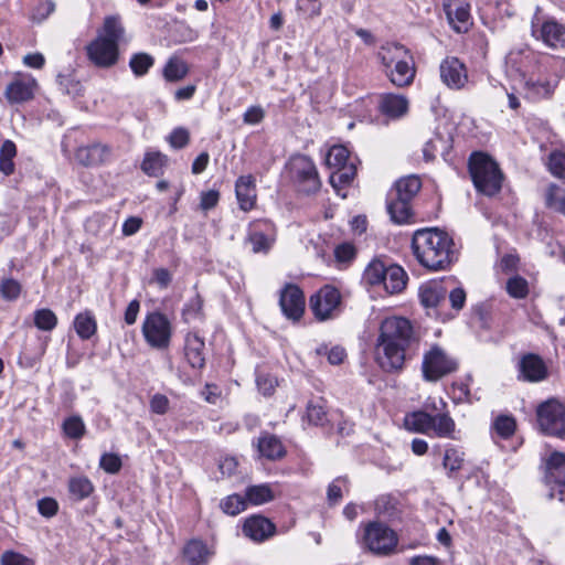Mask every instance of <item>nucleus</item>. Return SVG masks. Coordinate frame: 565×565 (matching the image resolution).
<instances>
[{
  "label": "nucleus",
  "instance_id": "0eeeda50",
  "mask_svg": "<svg viewBox=\"0 0 565 565\" xmlns=\"http://www.w3.org/2000/svg\"><path fill=\"white\" fill-rule=\"evenodd\" d=\"M349 150L344 146H333L327 153L326 163L334 171L330 175V183L334 189L349 185L356 173V168L352 162H348Z\"/></svg>",
  "mask_w": 565,
  "mask_h": 565
},
{
  "label": "nucleus",
  "instance_id": "052dcab7",
  "mask_svg": "<svg viewBox=\"0 0 565 565\" xmlns=\"http://www.w3.org/2000/svg\"><path fill=\"white\" fill-rule=\"evenodd\" d=\"M74 328L82 339H89L96 332L95 320H74Z\"/></svg>",
  "mask_w": 565,
  "mask_h": 565
},
{
  "label": "nucleus",
  "instance_id": "f704fd0d",
  "mask_svg": "<svg viewBox=\"0 0 565 565\" xmlns=\"http://www.w3.org/2000/svg\"><path fill=\"white\" fill-rule=\"evenodd\" d=\"M433 427L431 431L440 438H455V420L449 416L448 413L433 415Z\"/></svg>",
  "mask_w": 565,
  "mask_h": 565
},
{
  "label": "nucleus",
  "instance_id": "423d86ee",
  "mask_svg": "<svg viewBox=\"0 0 565 565\" xmlns=\"http://www.w3.org/2000/svg\"><path fill=\"white\" fill-rule=\"evenodd\" d=\"M457 369L458 361L439 345H433L423 356L422 373L426 382H437Z\"/></svg>",
  "mask_w": 565,
  "mask_h": 565
},
{
  "label": "nucleus",
  "instance_id": "1a4fd4ad",
  "mask_svg": "<svg viewBox=\"0 0 565 565\" xmlns=\"http://www.w3.org/2000/svg\"><path fill=\"white\" fill-rule=\"evenodd\" d=\"M397 542L396 533L382 523L371 522L365 527L364 543L373 554L390 555L394 552Z\"/></svg>",
  "mask_w": 565,
  "mask_h": 565
},
{
  "label": "nucleus",
  "instance_id": "7ed1b4c3",
  "mask_svg": "<svg viewBox=\"0 0 565 565\" xmlns=\"http://www.w3.org/2000/svg\"><path fill=\"white\" fill-rule=\"evenodd\" d=\"M125 34L126 30L119 15L106 17L96 39L86 46L89 61L100 68L114 66L119 60V44L124 41Z\"/></svg>",
  "mask_w": 565,
  "mask_h": 565
},
{
  "label": "nucleus",
  "instance_id": "864d4df0",
  "mask_svg": "<svg viewBox=\"0 0 565 565\" xmlns=\"http://www.w3.org/2000/svg\"><path fill=\"white\" fill-rule=\"evenodd\" d=\"M548 170L556 178H565V154L563 152L554 151L550 154Z\"/></svg>",
  "mask_w": 565,
  "mask_h": 565
},
{
  "label": "nucleus",
  "instance_id": "393cba45",
  "mask_svg": "<svg viewBox=\"0 0 565 565\" xmlns=\"http://www.w3.org/2000/svg\"><path fill=\"white\" fill-rule=\"evenodd\" d=\"M256 446L260 457L268 460L275 461L286 456V449L282 441L273 434H262L257 439Z\"/></svg>",
  "mask_w": 565,
  "mask_h": 565
},
{
  "label": "nucleus",
  "instance_id": "b1692460",
  "mask_svg": "<svg viewBox=\"0 0 565 565\" xmlns=\"http://www.w3.org/2000/svg\"><path fill=\"white\" fill-rule=\"evenodd\" d=\"M412 201L397 198L388 193L386 209L392 222L395 224H408L413 221Z\"/></svg>",
  "mask_w": 565,
  "mask_h": 565
},
{
  "label": "nucleus",
  "instance_id": "680f3d73",
  "mask_svg": "<svg viewBox=\"0 0 565 565\" xmlns=\"http://www.w3.org/2000/svg\"><path fill=\"white\" fill-rule=\"evenodd\" d=\"M220 200V193L216 190H209L201 193L200 196V207L203 211H209L214 209Z\"/></svg>",
  "mask_w": 565,
  "mask_h": 565
},
{
  "label": "nucleus",
  "instance_id": "6e6552de",
  "mask_svg": "<svg viewBox=\"0 0 565 565\" xmlns=\"http://www.w3.org/2000/svg\"><path fill=\"white\" fill-rule=\"evenodd\" d=\"M289 170L300 191L309 194L320 189L321 182L313 161L305 156H294L289 161Z\"/></svg>",
  "mask_w": 565,
  "mask_h": 565
},
{
  "label": "nucleus",
  "instance_id": "774afa93",
  "mask_svg": "<svg viewBox=\"0 0 565 565\" xmlns=\"http://www.w3.org/2000/svg\"><path fill=\"white\" fill-rule=\"evenodd\" d=\"M23 63L31 68L40 70L44 66L45 58L41 53H30L23 57Z\"/></svg>",
  "mask_w": 565,
  "mask_h": 565
},
{
  "label": "nucleus",
  "instance_id": "0e129e2a",
  "mask_svg": "<svg viewBox=\"0 0 565 565\" xmlns=\"http://www.w3.org/2000/svg\"><path fill=\"white\" fill-rule=\"evenodd\" d=\"M150 409L151 412L163 415L169 409V399L163 394H154L150 399Z\"/></svg>",
  "mask_w": 565,
  "mask_h": 565
},
{
  "label": "nucleus",
  "instance_id": "ea45409f",
  "mask_svg": "<svg viewBox=\"0 0 565 565\" xmlns=\"http://www.w3.org/2000/svg\"><path fill=\"white\" fill-rule=\"evenodd\" d=\"M154 58L145 52L135 53L131 55L129 66L136 76H143L153 66Z\"/></svg>",
  "mask_w": 565,
  "mask_h": 565
},
{
  "label": "nucleus",
  "instance_id": "2eb2a0df",
  "mask_svg": "<svg viewBox=\"0 0 565 565\" xmlns=\"http://www.w3.org/2000/svg\"><path fill=\"white\" fill-rule=\"evenodd\" d=\"M142 333L154 349H166L170 343L172 328L169 320H143Z\"/></svg>",
  "mask_w": 565,
  "mask_h": 565
},
{
  "label": "nucleus",
  "instance_id": "de8ad7c7",
  "mask_svg": "<svg viewBox=\"0 0 565 565\" xmlns=\"http://www.w3.org/2000/svg\"><path fill=\"white\" fill-rule=\"evenodd\" d=\"M55 10L53 0H39L31 12V20L41 23L46 20Z\"/></svg>",
  "mask_w": 565,
  "mask_h": 565
},
{
  "label": "nucleus",
  "instance_id": "4d7b16f0",
  "mask_svg": "<svg viewBox=\"0 0 565 565\" xmlns=\"http://www.w3.org/2000/svg\"><path fill=\"white\" fill-rule=\"evenodd\" d=\"M248 242L254 253H266L270 248L268 237L262 232H255L249 235Z\"/></svg>",
  "mask_w": 565,
  "mask_h": 565
},
{
  "label": "nucleus",
  "instance_id": "f257e3e1",
  "mask_svg": "<svg viewBox=\"0 0 565 565\" xmlns=\"http://www.w3.org/2000/svg\"><path fill=\"white\" fill-rule=\"evenodd\" d=\"M420 341L412 320H382L377 338V363L387 373H398Z\"/></svg>",
  "mask_w": 565,
  "mask_h": 565
},
{
  "label": "nucleus",
  "instance_id": "473e14b6",
  "mask_svg": "<svg viewBox=\"0 0 565 565\" xmlns=\"http://www.w3.org/2000/svg\"><path fill=\"white\" fill-rule=\"evenodd\" d=\"M420 188H422V182H420L419 178L416 175H408V177L399 179L395 183V186L390 192V194H393L397 198L406 199L408 201H413V199L418 193Z\"/></svg>",
  "mask_w": 565,
  "mask_h": 565
},
{
  "label": "nucleus",
  "instance_id": "c9c22d12",
  "mask_svg": "<svg viewBox=\"0 0 565 565\" xmlns=\"http://www.w3.org/2000/svg\"><path fill=\"white\" fill-rule=\"evenodd\" d=\"M68 491L76 500L81 501L88 498L94 491V484L85 477H73L68 481Z\"/></svg>",
  "mask_w": 565,
  "mask_h": 565
},
{
  "label": "nucleus",
  "instance_id": "5fc2aeb1",
  "mask_svg": "<svg viewBox=\"0 0 565 565\" xmlns=\"http://www.w3.org/2000/svg\"><path fill=\"white\" fill-rule=\"evenodd\" d=\"M21 292V285L12 278L3 279L0 284V294L7 300H14Z\"/></svg>",
  "mask_w": 565,
  "mask_h": 565
},
{
  "label": "nucleus",
  "instance_id": "dca6fc26",
  "mask_svg": "<svg viewBox=\"0 0 565 565\" xmlns=\"http://www.w3.org/2000/svg\"><path fill=\"white\" fill-rule=\"evenodd\" d=\"M447 289L441 281L430 280L420 285L418 298L420 305L427 309H438L446 300Z\"/></svg>",
  "mask_w": 565,
  "mask_h": 565
},
{
  "label": "nucleus",
  "instance_id": "c03bdc74",
  "mask_svg": "<svg viewBox=\"0 0 565 565\" xmlns=\"http://www.w3.org/2000/svg\"><path fill=\"white\" fill-rule=\"evenodd\" d=\"M546 205L565 215V193L556 184H550L546 191Z\"/></svg>",
  "mask_w": 565,
  "mask_h": 565
},
{
  "label": "nucleus",
  "instance_id": "338daca9",
  "mask_svg": "<svg viewBox=\"0 0 565 565\" xmlns=\"http://www.w3.org/2000/svg\"><path fill=\"white\" fill-rule=\"evenodd\" d=\"M334 256L339 262H349L355 256V248L352 244L343 243L335 247Z\"/></svg>",
  "mask_w": 565,
  "mask_h": 565
},
{
  "label": "nucleus",
  "instance_id": "8fccbe9b",
  "mask_svg": "<svg viewBox=\"0 0 565 565\" xmlns=\"http://www.w3.org/2000/svg\"><path fill=\"white\" fill-rule=\"evenodd\" d=\"M99 467L107 473L115 475L122 467L121 458L117 454L105 452L99 460Z\"/></svg>",
  "mask_w": 565,
  "mask_h": 565
},
{
  "label": "nucleus",
  "instance_id": "f3484780",
  "mask_svg": "<svg viewBox=\"0 0 565 565\" xmlns=\"http://www.w3.org/2000/svg\"><path fill=\"white\" fill-rule=\"evenodd\" d=\"M275 524L263 515H253L246 519L243 533L255 542H263L274 535Z\"/></svg>",
  "mask_w": 565,
  "mask_h": 565
},
{
  "label": "nucleus",
  "instance_id": "79ce46f5",
  "mask_svg": "<svg viewBox=\"0 0 565 565\" xmlns=\"http://www.w3.org/2000/svg\"><path fill=\"white\" fill-rule=\"evenodd\" d=\"M247 504L248 503L245 495L242 497L239 494L234 493L224 498L221 501L220 507L224 513L228 515H237L244 510H246Z\"/></svg>",
  "mask_w": 565,
  "mask_h": 565
},
{
  "label": "nucleus",
  "instance_id": "a18cd8bd",
  "mask_svg": "<svg viewBox=\"0 0 565 565\" xmlns=\"http://www.w3.org/2000/svg\"><path fill=\"white\" fill-rule=\"evenodd\" d=\"M406 423L417 433L429 434L434 422L433 415L425 412H416L412 414Z\"/></svg>",
  "mask_w": 565,
  "mask_h": 565
},
{
  "label": "nucleus",
  "instance_id": "bf43d9fd",
  "mask_svg": "<svg viewBox=\"0 0 565 565\" xmlns=\"http://www.w3.org/2000/svg\"><path fill=\"white\" fill-rule=\"evenodd\" d=\"M1 565H33V562L20 553L8 551L1 556Z\"/></svg>",
  "mask_w": 565,
  "mask_h": 565
},
{
  "label": "nucleus",
  "instance_id": "f03ea898",
  "mask_svg": "<svg viewBox=\"0 0 565 565\" xmlns=\"http://www.w3.org/2000/svg\"><path fill=\"white\" fill-rule=\"evenodd\" d=\"M449 234L436 227L417 230L412 239L416 259L433 271L445 270L451 265L455 258Z\"/></svg>",
  "mask_w": 565,
  "mask_h": 565
},
{
  "label": "nucleus",
  "instance_id": "37998d69",
  "mask_svg": "<svg viewBox=\"0 0 565 565\" xmlns=\"http://www.w3.org/2000/svg\"><path fill=\"white\" fill-rule=\"evenodd\" d=\"M386 269L387 266H385L384 263L374 260L366 267L363 277L365 281L372 286L383 285Z\"/></svg>",
  "mask_w": 565,
  "mask_h": 565
},
{
  "label": "nucleus",
  "instance_id": "6ab92c4d",
  "mask_svg": "<svg viewBox=\"0 0 565 565\" xmlns=\"http://www.w3.org/2000/svg\"><path fill=\"white\" fill-rule=\"evenodd\" d=\"M533 34L552 49L565 46V26L554 19L544 21L539 30L533 28Z\"/></svg>",
  "mask_w": 565,
  "mask_h": 565
},
{
  "label": "nucleus",
  "instance_id": "4be33fe9",
  "mask_svg": "<svg viewBox=\"0 0 565 565\" xmlns=\"http://www.w3.org/2000/svg\"><path fill=\"white\" fill-rule=\"evenodd\" d=\"M415 66L413 56L408 53L397 64H395L386 75L388 76L392 84L398 87L408 86L413 83L415 77Z\"/></svg>",
  "mask_w": 565,
  "mask_h": 565
},
{
  "label": "nucleus",
  "instance_id": "a878e982",
  "mask_svg": "<svg viewBox=\"0 0 565 565\" xmlns=\"http://www.w3.org/2000/svg\"><path fill=\"white\" fill-rule=\"evenodd\" d=\"M444 10L447 19L457 33L467 32L470 25V6L460 2L455 9L450 3H444Z\"/></svg>",
  "mask_w": 565,
  "mask_h": 565
},
{
  "label": "nucleus",
  "instance_id": "412c9836",
  "mask_svg": "<svg viewBox=\"0 0 565 565\" xmlns=\"http://www.w3.org/2000/svg\"><path fill=\"white\" fill-rule=\"evenodd\" d=\"M235 193L241 210L248 212L256 204V185L253 175H242L236 180Z\"/></svg>",
  "mask_w": 565,
  "mask_h": 565
},
{
  "label": "nucleus",
  "instance_id": "39448f33",
  "mask_svg": "<svg viewBox=\"0 0 565 565\" xmlns=\"http://www.w3.org/2000/svg\"><path fill=\"white\" fill-rule=\"evenodd\" d=\"M524 98L537 102L548 98L554 93L557 81H553L547 74V67L543 63H536L535 68L520 72Z\"/></svg>",
  "mask_w": 565,
  "mask_h": 565
},
{
  "label": "nucleus",
  "instance_id": "cd10ccee",
  "mask_svg": "<svg viewBox=\"0 0 565 565\" xmlns=\"http://www.w3.org/2000/svg\"><path fill=\"white\" fill-rule=\"evenodd\" d=\"M213 552L201 540H191L183 547V557L188 565H206Z\"/></svg>",
  "mask_w": 565,
  "mask_h": 565
},
{
  "label": "nucleus",
  "instance_id": "4c0bfd02",
  "mask_svg": "<svg viewBox=\"0 0 565 565\" xmlns=\"http://www.w3.org/2000/svg\"><path fill=\"white\" fill-rule=\"evenodd\" d=\"M398 502L391 494L380 495L375 500V511L379 515L387 519H394L398 515Z\"/></svg>",
  "mask_w": 565,
  "mask_h": 565
},
{
  "label": "nucleus",
  "instance_id": "13d9d810",
  "mask_svg": "<svg viewBox=\"0 0 565 565\" xmlns=\"http://www.w3.org/2000/svg\"><path fill=\"white\" fill-rule=\"evenodd\" d=\"M38 510L42 516L52 518L58 511V503L55 499L45 497L38 501Z\"/></svg>",
  "mask_w": 565,
  "mask_h": 565
},
{
  "label": "nucleus",
  "instance_id": "a19ab883",
  "mask_svg": "<svg viewBox=\"0 0 565 565\" xmlns=\"http://www.w3.org/2000/svg\"><path fill=\"white\" fill-rule=\"evenodd\" d=\"M307 419L310 424L316 426H323L328 422L323 399L308 402Z\"/></svg>",
  "mask_w": 565,
  "mask_h": 565
},
{
  "label": "nucleus",
  "instance_id": "7c9ffc66",
  "mask_svg": "<svg viewBox=\"0 0 565 565\" xmlns=\"http://www.w3.org/2000/svg\"><path fill=\"white\" fill-rule=\"evenodd\" d=\"M407 280L408 276L401 266L390 265L382 286L391 295L398 294L406 287Z\"/></svg>",
  "mask_w": 565,
  "mask_h": 565
},
{
  "label": "nucleus",
  "instance_id": "5701e85b",
  "mask_svg": "<svg viewBox=\"0 0 565 565\" xmlns=\"http://www.w3.org/2000/svg\"><path fill=\"white\" fill-rule=\"evenodd\" d=\"M520 372L529 382H540L546 379L547 367L544 361L536 354H526L520 361Z\"/></svg>",
  "mask_w": 565,
  "mask_h": 565
},
{
  "label": "nucleus",
  "instance_id": "2f4dec72",
  "mask_svg": "<svg viewBox=\"0 0 565 565\" xmlns=\"http://www.w3.org/2000/svg\"><path fill=\"white\" fill-rule=\"evenodd\" d=\"M245 498L247 503L252 505H262L275 500L276 494L270 484L262 483L248 486L245 489Z\"/></svg>",
  "mask_w": 565,
  "mask_h": 565
},
{
  "label": "nucleus",
  "instance_id": "c756f323",
  "mask_svg": "<svg viewBox=\"0 0 565 565\" xmlns=\"http://www.w3.org/2000/svg\"><path fill=\"white\" fill-rule=\"evenodd\" d=\"M409 51L402 44L398 43H387L381 46L377 56L384 66L385 73H388L395 64H397L402 58H404Z\"/></svg>",
  "mask_w": 565,
  "mask_h": 565
},
{
  "label": "nucleus",
  "instance_id": "9d476101",
  "mask_svg": "<svg viewBox=\"0 0 565 565\" xmlns=\"http://www.w3.org/2000/svg\"><path fill=\"white\" fill-rule=\"evenodd\" d=\"M537 423L543 433L563 437L565 435V406L555 399H548L537 407Z\"/></svg>",
  "mask_w": 565,
  "mask_h": 565
},
{
  "label": "nucleus",
  "instance_id": "e2e57ef3",
  "mask_svg": "<svg viewBox=\"0 0 565 565\" xmlns=\"http://www.w3.org/2000/svg\"><path fill=\"white\" fill-rule=\"evenodd\" d=\"M265 117V110L260 106H250L243 115V121L246 125H257Z\"/></svg>",
  "mask_w": 565,
  "mask_h": 565
},
{
  "label": "nucleus",
  "instance_id": "49530a36",
  "mask_svg": "<svg viewBox=\"0 0 565 565\" xmlns=\"http://www.w3.org/2000/svg\"><path fill=\"white\" fill-rule=\"evenodd\" d=\"M63 430L67 437L81 439L86 433V427L82 417L74 415L64 420Z\"/></svg>",
  "mask_w": 565,
  "mask_h": 565
},
{
  "label": "nucleus",
  "instance_id": "bb28decb",
  "mask_svg": "<svg viewBox=\"0 0 565 565\" xmlns=\"http://www.w3.org/2000/svg\"><path fill=\"white\" fill-rule=\"evenodd\" d=\"M380 109L391 118H401L408 111V99L401 94H383L381 96Z\"/></svg>",
  "mask_w": 565,
  "mask_h": 565
},
{
  "label": "nucleus",
  "instance_id": "09e8293b",
  "mask_svg": "<svg viewBox=\"0 0 565 565\" xmlns=\"http://www.w3.org/2000/svg\"><path fill=\"white\" fill-rule=\"evenodd\" d=\"M463 461V452H460L456 448L446 449L443 463L450 472L460 470Z\"/></svg>",
  "mask_w": 565,
  "mask_h": 565
},
{
  "label": "nucleus",
  "instance_id": "58836bf2",
  "mask_svg": "<svg viewBox=\"0 0 565 565\" xmlns=\"http://www.w3.org/2000/svg\"><path fill=\"white\" fill-rule=\"evenodd\" d=\"M516 429V423L511 415H499L492 423V430L502 439L510 438Z\"/></svg>",
  "mask_w": 565,
  "mask_h": 565
},
{
  "label": "nucleus",
  "instance_id": "9b49d317",
  "mask_svg": "<svg viewBox=\"0 0 565 565\" xmlns=\"http://www.w3.org/2000/svg\"><path fill=\"white\" fill-rule=\"evenodd\" d=\"M544 481L550 487L548 498L565 502V454L552 452L545 460Z\"/></svg>",
  "mask_w": 565,
  "mask_h": 565
},
{
  "label": "nucleus",
  "instance_id": "c85d7f7f",
  "mask_svg": "<svg viewBox=\"0 0 565 565\" xmlns=\"http://www.w3.org/2000/svg\"><path fill=\"white\" fill-rule=\"evenodd\" d=\"M204 341L193 334L188 335L185 339L184 354L188 363L193 369H202L205 365V356H204Z\"/></svg>",
  "mask_w": 565,
  "mask_h": 565
},
{
  "label": "nucleus",
  "instance_id": "603ef678",
  "mask_svg": "<svg viewBox=\"0 0 565 565\" xmlns=\"http://www.w3.org/2000/svg\"><path fill=\"white\" fill-rule=\"evenodd\" d=\"M446 146V141L441 136L436 135L434 138L429 139L425 142L423 148V156L426 161H431L435 159L436 153L444 150Z\"/></svg>",
  "mask_w": 565,
  "mask_h": 565
},
{
  "label": "nucleus",
  "instance_id": "72a5a7b5",
  "mask_svg": "<svg viewBox=\"0 0 565 565\" xmlns=\"http://www.w3.org/2000/svg\"><path fill=\"white\" fill-rule=\"evenodd\" d=\"M189 73L188 64L179 56H171L164 64L162 75L167 82L182 81Z\"/></svg>",
  "mask_w": 565,
  "mask_h": 565
},
{
  "label": "nucleus",
  "instance_id": "ddd939ff",
  "mask_svg": "<svg viewBox=\"0 0 565 565\" xmlns=\"http://www.w3.org/2000/svg\"><path fill=\"white\" fill-rule=\"evenodd\" d=\"M279 305L286 318H301L306 301L300 287L295 284H286L280 290Z\"/></svg>",
  "mask_w": 565,
  "mask_h": 565
},
{
  "label": "nucleus",
  "instance_id": "69168bd1",
  "mask_svg": "<svg viewBox=\"0 0 565 565\" xmlns=\"http://www.w3.org/2000/svg\"><path fill=\"white\" fill-rule=\"evenodd\" d=\"M466 291L461 287H457L449 292V302L451 309L459 311L466 303Z\"/></svg>",
  "mask_w": 565,
  "mask_h": 565
},
{
  "label": "nucleus",
  "instance_id": "a211bd4d",
  "mask_svg": "<svg viewBox=\"0 0 565 565\" xmlns=\"http://www.w3.org/2000/svg\"><path fill=\"white\" fill-rule=\"evenodd\" d=\"M111 154V149L107 145L92 143L77 148L75 159L78 163L90 167L106 162Z\"/></svg>",
  "mask_w": 565,
  "mask_h": 565
},
{
  "label": "nucleus",
  "instance_id": "aec40b11",
  "mask_svg": "<svg viewBox=\"0 0 565 565\" xmlns=\"http://www.w3.org/2000/svg\"><path fill=\"white\" fill-rule=\"evenodd\" d=\"M34 79L14 78L6 88L4 96L9 104L29 102L34 95Z\"/></svg>",
  "mask_w": 565,
  "mask_h": 565
},
{
  "label": "nucleus",
  "instance_id": "4468645a",
  "mask_svg": "<svg viewBox=\"0 0 565 565\" xmlns=\"http://www.w3.org/2000/svg\"><path fill=\"white\" fill-rule=\"evenodd\" d=\"M439 72L443 83L451 89H461L468 82L467 68L457 57H446L440 63Z\"/></svg>",
  "mask_w": 565,
  "mask_h": 565
},
{
  "label": "nucleus",
  "instance_id": "e433bc0d",
  "mask_svg": "<svg viewBox=\"0 0 565 565\" xmlns=\"http://www.w3.org/2000/svg\"><path fill=\"white\" fill-rule=\"evenodd\" d=\"M167 157L160 152H150L145 156L141 163L142 171L150 177H159L163 172Z\"/></svg>",
  "mask_w": 565,
  "mask_h": 565
},
{
  "label": "nucleus",
  "instance_id": "6e6d98bb",
  "mask_svg": "<svg viewBox=\"0 0 565 565\" xmlns=\"http://www.w3.org/2000/svg\"><path fill=\"white\" fill-rule=\"evenodd\" d=\"M168 141L170 146L174 149H182L188 146L190 141V134L188 129L183 127H178L171 131L168 137Z\"/></svg>",
  "mask_w": 565,
  "mask_h": 565
},
{
  "label": "nucleus",
  "instance_id": "3c124183",
  "mask_svg": "<svg viewBox=\"0 0 565 565\" xmlns=\"http://www.w3.org/2000/svg\"><path fill=\"white\" fill-rule=\"evenodd\" d=\"M507 291L513 298H524L529 291L527 281L520 276L512 277L507 282Z\"/></svg>",
  "mask_w": 565,
  "mask_h": 565
},
{
  "label": "nucleus",
  "instance_id": "f8f14e48",
  "mask_svg": "<svg viewBox=\"0 0 565 565\" xmlns=\"http://www.w3.org/2000/svg\"><path fill=\"white\" fill-rule=\"evenodd\" d=\"M342 305L340 291L330 285H324L310 296L309 306L315 318H329L338 313Z\"/></svg>",
  "mask_w": 565,
  "mask_h": 565
},
{
  "label": "nucleus",
  "instance_id": "20e7f679",
  "mask_svg": "<svg viewBox=\"0 0 565 565\" xmlns=\"http://www.w3.org/2000/svg\"><path fill=\"white\" fill-rule=\"evenodd\" d=\"M468 166L472 182L479 192L491 196L501 190L503 175L498 163L490 156L473 152Z\"/></svg>",
  "mask_w": 565,
  "mask_h": 565
}]
</instances>
